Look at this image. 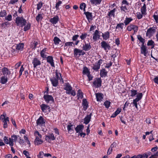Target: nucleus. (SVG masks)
Instances as JSON below:
<instances>
[{"label": "nucleus", "instance_id": "052dcab7", "mask_svg": "<svg viewBox=\"0 0 158 158\" xmlns=\"http://www.w3.org/2000/svg\"><path fill=\"white\" fill-rule=\"evenodd\" d=\"M86 7V4L85 3L82 2L81 3L80 6V8L81 10H83V8H85Z\"/></svg>", "mask_w": 158, "mask_h": 158}, {"label": "nucleus", "instance_id": "e433bc0d", "mask_svg": "<svg viewBox=\"0 0 158 158\" xmlns=\"http://www.w3.org/2000/svg\"><path fill=\"white\" fill-rule=\"evenodd\" d=\"M82 73L84 74H86L87 75V74L90 73V72L88 69L85 66L83 68Z\"/></svg>", "mask_w": 158, "mask_h": 158}, {"label": "nucleus", "instance_id": "79ce46f5", "mask_svg": "<svg viewBox=\"0 0 158 158\" xmlns=\"http://www.w3.org/2000/svg\"><path fill=\"white\" fill-rule=\"evenodd\" d=\"M137 36L138 39L142 43V45L144 44L145 42V39L143 38L140 35H138Z\"/></svg>", "mask_w": 158, "mask_h": 158}, {"label": "nucleus", "instance_id": "2f4dec72", "mask_svg": "<svg viewBox=\"0 0 158 158\" xmlns=\"http://www.w3.org/2000/svg\"><path fill=\"white\" fill-rule=\"evenodd\" d=\"M8 81V79L6 76H2L1 77L0 82L2 84H6Z\"/></svg>", "mask_w": 158, "mask_h": 158}, {"label": "nucleus", "instance_id": "e2e57ef3", "mask_svg": "<svg viewBox=\"0 0 158 158\" xmlns=\"http://www.w3.org/2000/svg\"><path fill=\"white\" fill-rule=\"evenodd\" d=\"M112 62L110 61L109 63L106 64L105 68L107 69L109 68L112 65Z\"/></svg>", "mask_w": 158, "mask_h": 158}, {"label": "nucleus", "instance_id": "dca6fc26", "mask_svg": "<svg viewBox=\"0 0 158 158\" xmlns=\"http://www.w3.org/2000/svg\"><path fill=\"white\" fill-rule=\"evenodd\" d=\"M100 32L98 30H95L94 33L93 34V39L94 41L100 39Z\"/></svg>", "mask_w": 158, "mask_h": 158}, {"label": "nucleus", "instance_id": "5fc2aeb1", "mask_svg": "<svg viewBox=\"0 0 158 158\" xmlns=\"http://www.w3.org/2000/svg\"><path fill=\"white\" fill-rule=\"evenodd\" d=\"M143 96V94L142 93H138L137 96H136V98L139 101L142 98V97Z\"/></svg>", "mask_w": 158, "mask_h": 158}, {"label": "nucleus", "instance_id": "b1692460", "mask_svg": "<svg viewBox=\"0 0 158 158\" xmlns=\"http://www.w3.org/2000/svg\"><path fill=\"white\" fill-rule=\"evenodd\" d=\"M97 101L98 102H101L102 101L103 99V94L101 93H95Z\"/></svg>", "mask_w": 158, "mask_h": 158}, {"label": "nucleus", "instance_id": "f8f14e48", "mask_svg": "<svg viewBox=\"0 0 158 158\" xmlns=\"http://www.w3.org/2000/svg\"><path fill=\"white\" fill-rule=\"evenodd\" d=\"M156 29V27H153L148 29L146 33V36H151L152 33H154L155 32V30Z\"/></svg>", "mask_w": 158, "mask_h": 158}, {"label": "nucleus", "instance_id": "c03bdc74", "mask_svg": "<svg viewBox=\"0 0 158 158\" xmlns=\"http://www.w3.org/2000/svg\"><path fill=\"white\" fill-rule=\"evenodd\" d=\"M131 95V97H133L135 96L137 94V91L136 90L132 89L130 90Z\"/></svg>", "mask_w": 158, "mask_h": 158}, {"label": "nucleus", "instance_id": "20e7f679", "mask_svg": "<svg viewBox=\"0 0 158 158\" xmlns=\"http://www.w3.org/2000/svg\"><path fill=\"white\" fill-rule=\"evenodd\" d=\"M102 81L100 77L96 78L93 82V85L97 88L100 87L102 86Z\"/></svg>", "mask_w": 158, "mask_h": 158}, {"label": "nucleus", "instance_id": "c9c22d12", "mask_svg": "<svg viewBox=\"0 0 158 158\" xmlns=\"http://www.w3.org/2000/svg\"><path fill=\"white\" fill-rule=\"evenodd\" d=\"M124 25V23H118L115 27V29L116 30L118 29L119 30L120 29L122 30L123 28Z\"/></svg>", "mask_w": 158, "mask_h": 158}, {"label": "nucleus", "instance_id": "69168bd1", "mask_svg": "<svg viewBox=\"0 0 158 158\" xmlns=\"http://www.w3.org/2000/svg\"><path fill=\"white\" fill-rule=\"evenodd\" d=\"M131 158H142V154H138L137 155H134L131 156Z\"/></svg>", "mask_w": 158, "mask_h": 158}, {"label": "nucleus", "instance_id": "f3484780", "mask_svg": "<svg viewBox=\"0 0 158 158\" xmlns=\"http://www.w3.org/2000/svg\"><path fill=\"white\" fill-rule=\"evenodd\" d=\"M46 59H47V62L49 63L52 67H55L53 57L51 56H48Z\"/></svg>", "mask_w": 158, "mask_h": 158}, {"label": "nucleus", "instance_id": "39448f33", "mask_svg": "<svg viewBox=\"0 0 158 158\" xmlns=\"http://www.w3.org/2000/svg\"><path fill=\"white\" fill-rule=\"evenodd\" d=\"M101 46L106 52H107L110 48V44L106 42L103 41L101 42Z\"/></svg>", "mask_w": 158, "mask_h": 158}, {"label": "nucleus", "instance_id": "2eb2a0df", "mask_svg": "<svg viewBox=\"0 0 158 158\" xmlns=\"http://www.w3.org/2000/svg\"><path fill=\"white\" fill-rule=\"evenodd\" d=\"M138 29V26L132 24L128 26L127 27V30L129 31H131L132 30H133L135 32H137Z\"/></svg>", "mask_w": 158, "mask_h": 158}, {"label": "nucleus", "instance_id": "603ef678", "mask_svg": "<svg viewBox=\"0 0 158 158\" xmlns=\"http://www.w3.org/2000/svg\"><path fill=\"white\" fill-rule=\"evenodd\" d=\"M73 45L74 46V44L73 43V42H67L64 44V46H73Z\"/></svg>", "mask_w": 158, "mask_h": 158}, {"label": "nucleus", "instance_id": "6ab92c4d", "mask_svg": "<svg viewBox=\"0 0 158 158\" xmlns=\"http://www.w3.org/2000/svg\"><path fill=\"white\" fill-rule=\"evenodd\" d=\"M16 49L18 51H22L23 49L24 44L23 43H20L16 44Z\"/></svg>", "mask_w": 158, "mask_h": 158}, {"label": "nucleus", "instance_id": "9d476101", "mask_svg": "<svg viewBox=\"0 0 158 158\" xmlns=\"http://www.w3.org/2000/svg\"><path fill=\"white\" fill-rule=\"evenodd\" d=\"M32 64L34 68H36L37 66L40 65L41 64V61L37 58H34L32 60Z\"/></svg>", "mask_w": 158, "mask_h": 158}, {"label": "nucleus", "instance_id": "aec40b11", "mask_svg": "<svg viewBox=\"0 0 158 158\" xmlns=\"http://www.w3.org/2000/svg\"><path fill=\"white\" fill-rule=\"evenodd\" d=\"M92 115V113H91L89 114H87L84 119V123L87 124H88L90 121L91 117Z\"/></svg>", "mask_w": 158, "mask_h": 158}, {"label": "nucleus", "instance_id": "473e14b6", "mask_svg": "<svg viewBox=\"0 0 158 158\" xmlns=\"http://www.w3.org/2000/svg\"><path fill=\"white\" fill-rule=\"evenodd\" d=\"M53 41L54 44L56 45H58L59 44L60 42H61L60 39L57 36H55L54 37Z\"/></svg>", "mask_w": 158, "mask_h": 158}, {"label": "nucleus", "instance_id": "bb28decb", "mask_svg": "<svg viewBox=\"0 0 158 158\" xmlns=\"http://www.w3.org/2000/svg\"><path fill=\"white\" fill-rule=\"evenodd\" d=\"M41 110L43 112L45 110H50V108L49 106L47 105H46L43 104L40 106Z\"/></svg>", "mask_w": 158, "mask_h": 158}, {"label": "nucleus", "instance_id": "a878e982", "mask_svg": "<svg viewBox=\"0 0 158 158\" xmlns=\"http://www.w3.org/2000/svg\"><path fill=\"white\" fill-rule=\"evenodd\" d=\"M84 127V126L83 125H79L75 128V130L77 133H79L80 131H82Z\"/></svg>", "mask_w": 158, "mask_h": 158}, {"label": "nucleus", "instance_id": "ddd939ff", "mask_svg": "<svg viewBox=\"0 0 158 158\" xmlns=\"http://www.w3.org/2000/svg\"><path fill=\"white\" fill-rule=\"evenodd\" d=\"M43 98L47 103H49L50 101H52V102H54L53 98L51 95H44Z\"/></svg>", "mask_w": 158, "mask_h": 158}, {"label": "nucleus", "instance_id": "423d86ee", "mask_svg": "<svg viewBox=\"0 0 158 158\" xmlns=\"http://www.w3.org/2000/svg\"><path fill=\"white\" fill-rule=\"evenodd\" d=\"M55 139L56 138L52 133H49L45 136V139L49 143H50L52 141L55 140Z\"/></svg>", "mask_w": 158, "mask_h": 158}, {"label": "nucleus", "instance_id": "412c9836", "mask_svg": "<svg viewBox=\"0 0 158 158\" xmlns=\"http://www.w3.org/2000/svg\"><path fill=\"white\" fill-rule=\"evenodd\" d=\"M86 16V18L88 21L90 22L92 20V13L88 11L84 12V13Z\"/></svg>", "mask_w": 158, "mask_h": 158}, {"label": "nucleus", "instance_id": "1a4fd4ad", "mask_svg": "<svg viewBox=\"0 0 158 158\" xmlns=\"http://www.w3.org/2000/svg\"><path fill=\"white\" fill-rule=\"evenodd\" d=\"M45 123V120L43 118L42 116H40L36 121L37 125H39L41 126L44 125Z\"/></svg>", "mask_w": 158, "mask_h": 158}, {"label": "nucleus", "instance_id": "4d7b16f0", "mask_svg": "<svg viewBox=\"0 0 158 158\" xmlns=\"http://www.w3.org/2000/svg\"><path fill=\"white\" fill-rule=\"evenodd\" d=\"M3 141L6 144H10V139H9V140H8L7 137L6 136H4L3 138Z\"/></svg>", "mask_w": 158, "mask_h": 158}, {"label": "nucleus", "instance_id": "13d9d810", "mask_svg": "<svg viewBox=\"0 0 158 158\" xmlns=\"http://www.w3.org/2000/svg\"><path fill=\"white\" fill-rule=\"evenodd\" d=\"M62 3V2L61 1L59 0L58 2L56 3L55 8L56 10H58L59 9V6Z\"/></svg>", "mask_w": 158, "mask_h": 158}, {"label": "nucleus", "instance_id": "a211bd4d", "mask_svg": "<svg viewBox=\"0 0 158 158\" xmlns=\"http://www.w3.org/2000/svg\"><path fill=\"white\" fill-rule=\"evenodd\" d=\"M48 51V49L46 48H44L40 52V56L44 59H46L47 58V53L46 52Z\"/></svg>", "mask_w": 158, "mask_h": 158}, {"label": "nucleus", "instance_id": "393cba45", "mask_svg": "<svg viewBox=\"0 0 158 158\" xmlns=\"http://www.w3.org/2000/svg\"><path fill=\"white\" fill-rule=\"evenodd\" d=\"M82 106L84 110H86L89 106L88 102L86 99H83Z\"/></svg>", "mask_w": 158, "mask_h": 158}, {"label": "nucleus", "instance_id": "37998d69", "mask_svg": "<svg viewBox=\"0 0 158 158\" xmlns=\"http://www.w3.org/2000/svg\"><path fill=\"white\" fill-rule=\"evenodd\" d=\"M24 31H28L31 28V24L29 23H28L26 24L24 26Z\"/></svg>", "mask_w": 158, "mask_h": 158}, {"label": "nucleus", "instance_id": "de8ad7c7", "mask_svg": "<svg viewBox=\"0 0 158 158\" xmlns=\"http://www.w3.org/2000/svg\"><path fill=\"white\" fill-rule=\"evenodd\" d=\"M110 103L111 102L110 101L106 100L104 102L103 104L105 106L106 108L108 109L110 107Z\"/></svg>", "mask_w": 158, "mask_h": 158}, {"label": "nucleus", "instance_id": "4468645a", "mask_svg": "<svg viewBox=\"0 0 158 158\" xmlns=\"http://www.w3.org/2000/svg\"><path fill=\"white\" fill-rule=\"evenodd\" d=\"M140 52L142 54H143L144 56H146L148 52L147 50V47L144 45H142L140 48Z\"/></svg>", "mask_w": 158, "mask_h": 158}, {"label": "nucleus", "instance_id": "c756f323", "mask_svg": "<svg viewBox=\"0 0 158 158\" xmlns=\"http://www.w3.org/2000/svg\"><path fill=\"white\" fill-rule=\"evenodd\" d=\"M93 66L92 67V69L96 72H97L99 70V69L100 68V66L98 64L96 63L95 64H93Z\"/></svg>", "mask_w": 158, "mask_h": 158}, {"label": "nucleus", "instance_id": "f257e3e1", "mask_svg": "<svg viewBox=\"0 0 158 158\" xmlns=\"http://www.w3.org/2000/svg\"><path fill=\"white\" fill-rule=\"evenodd\" d=\"M55 73V76L51 78L50 80L52 85L54 87H56L58 85L59 80H60V82L62 81L63 82V81L61 77V74L58 71V70H56Z\"/></svg>", "mask_w": 158, "mask_h": 158}, {"label": "nucleus", "instance_id": "a18cd8bd", "mask_svg": "<svg viewBox=\"0 0 158 158\" xmlns=\"http://www.w3.org/2000/svg\"><path fill=\"white\" fill-rule=\"evenodd\" d=\"M38 43L36 41H34L32 44V46L33 47L32 49L35 50L36 48H38L40 47V45L38 46Z\"/></svg>", "mask_w": 158, "mask_h": 158}, {"label": "nucleus", "instance_id": "f704fd0d", "mask_svg": "<svg viewBox=\"0 0 158 158\" xmlns=\"http://www.w3.org/2000/svg\"><path fill=\"white\" fill-rule=\"evenodd\" d=\"M9 117H7L6 119L2 120V121L3 123V127L4 128H6L7 127V122L9 121Z\"/></svg>", "mask_w": 158, "mask_h": 158}, {"label": "nucleus", "instance_id": "0e129e2a", "mask_svg": "<svg viewBox=\"0 0 158 158\" xmlns=\"http://www.w3.org/2000/svg\"><path fill=\"white\" fill-rule=\"evenodd\" d=\"M121 11H123L125 12V10H127V9L125 6L122 5L120 7Z\"/></svg>", "mask_w": 158, "mask_h": 158}, {"label": "nucleus", "instance_id": "a19ab883", "mask_svg": "<svg viewBox=\"0 0 158 158\" xmlns=\"http://www.w3.org/2000/svg\"><path fill=\"white\" fill-rule=\"evenodd\" d=\"M146 4L144 3L143 6L141 8V11L142 14L144 15L145 14L146 11Z\"/></svg>", "mask_w": 158, "mask_h": 158}, {"label": "nucleus", "instance_id": "7c9ffc66", "mask_svg": "<svg viewBox=\"0 0 158 158\" xmlns=\"http://www.w3.org/2000/svg\"><path fill=\"white\" fill-rule=\"evenodd\" d=\"M116 11V9L114 8L112 10H110L109 12L108 15L109 17V18H110L111 17H113L114 18L115 16V12Z\"/></svg>", "mask_w": 158, "mask_h": 158}, {"label": "nucleus", "instance_id": "4be33fe9", "mask_svg": "<svg viewBox=\"0 0 158 158\" xmlns=\"http://www.w3.org/2000/svg\"><path fill=\"white\" fill-rule=\"evenodd\" d=\"M59 18L57 15H56L50 19V22L53 24H56L58 22Z\"/></svg>", "mask_w": 158, "mask_h": 158}, {"label": "nucleus", "instance_id": "5701e85b", "mask_svg": "<svg viewBox=\"0 0 158 158\" xmlns=\"http://www.w3.org/2000/svg\"><path fill=\"white\" fill-rule=\"evenodd\" d=\"M2 71L4 76H7V75L10 74V72L7 68L5 67L2 68Z\"/></svg>", "mask_w": 158, "mask_h": 158}, {"label": "nucleus", "instance_id": "6e6d98bb", "mask_svg": "<svg viewBox=\"0 0 158 158\" xmlns=\"http://www.w3.org/2000/svg\"><path fill=\"white\" fill-rule=\"evenodd\" d=\"M154 42L152 40H149L147 43L148 46H153L152 48H153L154 47Z\"/></svg>", "mask_w": 158, "mask_h": 158}, {"label": "nucleus", "instance_id": "ea45409f", "mask_svg": "<svg viewBox=\"0 0 158 158\" xmlns=\"http://www.w3.org/2000/svg\"><path fill=\"white\" fill-rule=\"evenodd\" d=\"M133 19L131 18L127 17L124 21L125 25L126 26Z\"/></svg>", "mask_w": 158, "mask_h": 158}, {"label": "nucleus", "instance_id": "4c0bfd02", "mask_svg": "<svg viewBox=\"0 0 158 158\" xmlns=\"http://www.w3.org/2000/svg\"><path fill=\"white\" fill-rule=\"evenodd\" d=\"M43 19V14H39L36 16V20L38 22L42 20Z\"/></svg>", "mask_w": 158, "mask_h": 158}, {"label": "nucleus", "instance_id": "09e8293b", "mask_svg": "<svg viewBox=\"0 0 158 158\" xmlns=\"http://www.w3.org/2000/svg\"><path fill=\"white\" fill-rule=\"evenodd\" d=\"M74 126V125L71 124V125H68L67 126V128L69 131H73V127Z\"/></svg>", "mask_w": 158, "mask_h": 158}, {"label": "nucleus", "instance_id": "7ed1b4c3", "mask_svg": "<svg viewBox=\"0 0 158 158\" xmlns=\"http://www.w3.org/2000/svg\"><path fill=\"white\" fill-rule=\"evenodd\" d=\"M15 23L17 26L23 27L26 25L27 21L23 17L17 16L15 19Z\"/></svg>", "mask_w": 158, "mask_h": 158}, {"label": "nucleus", "instance_id": "338daca9", "mask_svg": "<svg viewBox=\"0 0 158 158\" xmlns=\"http://www.w3.org/2000/svg\"><path fill=\"white\" fill-rule=\"evenodd\" d=\"M153 17L156 23H158V15H154Z\"/></svg>", "mask_w": 158, "mask_h": 158}, {"label": "nucleus", "instance_id": "0eeeda50", "mask_svg": "<svg viewBox=\"0 0 158 158\" xmlns=\"http://www.w3.org/2000/svg\"><path fill=\"white\" fill-rule=\"evenodd\" d=\"M85 52L82 50L78 48H75L74 50V54L75 56H78L82 55L83 56L85 54Z\"/></svg>", "mask_w": 158, "mask_h": 158}, {"label": "nucleus", "instance_id": "bf43d9fd", "mask_svg": "<svg viewBox=\"0 0 158 158\" xmlns=\"http://www.w3.org/2000/svg\"><path fill=\"white\" fill-rule=\"evenodd\" d=\"M43 6V3L41 1L38 4H37V9L38 10H39Z\"/></svg>", "mask_w": 158, "mask_h": 158}, {"label": "nucleus", "instance_id": "f03ea898", "mask_svg": "<svg viewBox=\"0 0 158 158\" xmlns=\"http://www.w3.org/2000/svg\"><path fill=\"white\" fill-rule=\"evenodd\" d=\"M65 87L64 89L66 90V93L68 94H71L73 96H75L76 94V92L74 90L72 89V87L69 83H65Z\"/></svg>", "mask_w": 158, "mask_h": 158}, {"label": "nucleus", "instance_id": "58836bf2", "mask_svg": "<svg viewBox=\"0 0 158 158\" xmlns=\"http://www.w3.org/2000/svg\"><path fill=\"white\" fill-rule=\"evenodd\" d=\"M77 96L78 99H79V98L82 99L83 98V94L81 89H79L78 90Z\"/></svg>", "mask_w": 158, "mask_h": 158}, {"label": "nucleus", "instance_id": "680f3d73", "mask_svg": "<svg viewBox=\"0 0 158 158\" xmlns=\"http://www.w3.org/2000/svg\"><path fill=\"white\" fill-rule=\"evenodd\" d=\"M156 157H158V151L157 152L154 154L152 155L149 158H157Z\"/></svg>", "mask_w": 158, "mask_h": 158}, {"label": "nucleus", "instance_id": "49530a36", "mask_svg": "<svg viewBox=\"0 0 158 158\" xmlns=\"http://www.w3.org/2000/svg\"><path fill=\"white\" fill-rule=\"evenodd\" d=\"M7 13L5 10H1L0 12V17H3L6 16Z\"/></svg>", "mask_w": 158, "mask_h": 158}, {"label": "nucleus", "instance_id": "72a5a7b5", "mask_svg": "<svg viewBox=\"0 0 158 158\" xmlns=\"http://www.w3.org/2000/svg\"><path fill=\"white\" fill-rule=\"evenodd\" d=\"M102 0H90V2L92 5H98L100 4Z\"/></svg>", "mask_w": 158, "mask_h": 158}, {"label": "nucleus", "instance_id": "8fccbe9b", "mask_svg": "<svg viewBox=\"0 0 158 158\" xmlns=\"http://www.w3.org/2000/svg\"><path fill=\"white\" fill-rule=\"evenodd\" d=\"M10 25V23L8 22H4L1 24V26L4 28H5L6 27Z\"/></svg>", "mask_w": 158, "mask_h": 158}, {"label": "nucleus", "instance_id": "9b49d317", "mask_svg": "<svg viewBox=\"0 0 158 158\" xmlns=\"http://www.w3.org/2000/svg\"><path fill=\"white\" fill-rule=\"evenodd\" d=\"M84 44H83L82 47L83 50L85 51H88L90 50L92 47L90 45V43L89 42L86 43V42L85 41H84Z\"/></svg>", "mask_w": 158, "mask_h": 158}, {"label": "nucleus", "instance_id": "6e6552de", "mask_svg": "<svg viewBox=\"0 0 158 158\" xmlns=\"http://www.w3.org/2000/svg\"><path fill=\"white\" fill-rule=\"evenodd\" d=\"M19 135H11V137L10 138V146H13L14 145L13 142H16L18 138H19Z\"/></svg>", "mask_w": 158, "mask_h": 158}, {"label": "nucleus", "instance_id": "cd10ccee", "mask_svg": "<svg viewBox=\"0 0 158 158\" xmlns=\"http://www.w3.org/2000/svg\"><path fill=\"white\" fill-rule=\"evenodd\" d=\"M107 72L106 71L105 69H102L100 72V75L101 77H105L107 75Z\"/></svg>", "mask_w": 158, "mask_h": 158}, {"label": "nucleus", "instance_id": "3c124183", "mask_svg": "<svg viewBox=\"0 0 158 158\" xmlns=\"http://www.w3.org/2000/svg\"><path fill=\"white\" fill-rule=\"evenodd\" d=\"M12 16L10 14L8 15L7 16H6L5 19L8 21H10L12 19Z\"/></svg>", "mask_w": 158, "mask_h": 158}, {"label": "nucleus", "instance_id": "774afa93", "mask_svg": "<svg viewBox=\"0 0 158 158\" xmlns=\"http://www.w3.org/2000/svg\"><path fill=\"white\" fill-rule=\"evenodd\" d=\"M137 17L138 19H141L143 17V14L140 13V12H138L137 13Z\"/></svg>", "mask_w": 158, "mask_h": 158}, {"label": "nucleus", "instance_id": "864d4df0", "mask_svg": "<svg viewBox=\"0 0 158 158\" xmlns=\"http://www.w3.org/2000/svg\"><path fill=\"white\" fill-rule=\"evenodd\" d=\"M87 35V34L86 33H82L81 35L80 36V38L81 40H84Z\"/></svg>", "mask_w": 158, "mask_h": 158}, {"label": "nucleus", "instance_id": "c85d7f7f", "mask_svg": "<svg viewBox=\"0 0 158 158\" xmlns=\"http://www.w3.org/2000/svg\"><path fill=\"white\" fill-rule=\"evenodd\" d=\"M102 33V36L104 40H106L110 38V32L109 31H107L104 34Z\"/></svg>", "mask_w": 158, "mask_h": 158}]
</instances>
